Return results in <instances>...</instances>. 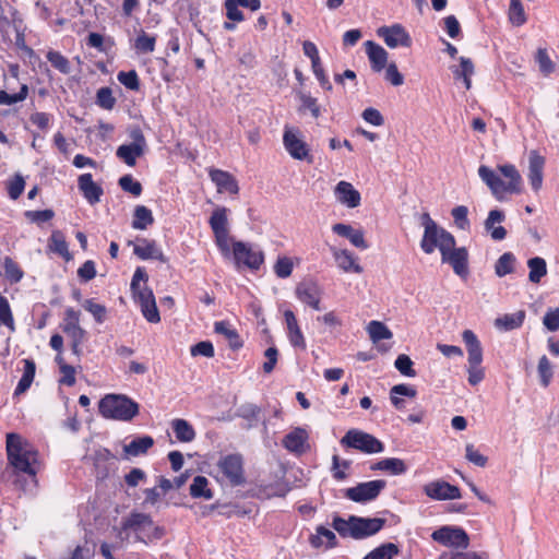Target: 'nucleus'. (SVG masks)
I'll use <instances>...</instances> for the list:
<instances>
[{
	"instance_id": "obj_1",
	"label": "nucleus",
	"mask_w": 559,
	"mask_h": 559,
	"mask_svg": "<svg viewBox=\"0 0 559 559\" xmlns=\"http://www.w3.org/2000/svg\"><path fill=\"white\" fill-rule=\"evenodd\" d=\"M497 169L499 174L485 165L478 168L479 178L487 185L496 200L501 202L506 200L507 193L522 192V176L514 165H500Z\"/></svg>"
},
{
	"instance_id": "obj_2",
	"label": "nucleus",
	"mask_w": 559,
	"mask_h": 559,
	"mask_svg": "<svg viewBox=\"0 0 559 559\" xmlns=\"http://www.w3.org/2000/svg\"><path fill=\"white\" fill-rule=\"evenodd\" d=\"M7 455L16 474H25L31 477L32 483H36L38 452L26 439L15 432L8 433Z\"/></svg>"
},
{
	"instance_id": "obj_3",
	"label": "nucleus",
	"mask_w": 559,
	"mask_h": 559,
	"mask_svg": "<svg viewBox=\"0 0 559 559\" xmlns=\"http://www.w3.org/2000/svg\"><path fill=\"white\" fill-rule=\"evenodd\" d=\"M139 404L123 394H107L98 404L99 414L107 419L130 421L139 414Z\"/></svg>"
},
{
	"instance_id": "obj_4",
	"label": "nucleus",
	"mask_w": 559,
	"mask_h": 559,
	"mask_svg": "<svg viewBox=\"0 0 559 559\" xmlns=\"http://www.w3.org/2000/svg\"><path fill=\"white\" fill-rule=\"evenodd\" d=\"M420 219L424 226L420 248L425 253L430 254L436 248L442 252L455 246L454 237L445 229L439 227L428 213H424Z\"/></svg>"
},
{
	"instance_id": "obj_5",
	"label": "nucleus",
	"mask_w": 559,
	"mask_h": 559,
	"mask_svg": "<svg viewBox=\"0 0 559 559\" xmlns=\"http://www.w3.org/2000/svg\"><path fill=\"white\" fill-rule=\"evenodd\" d=\"M217 479L233 487L245 484L243 461L239 454L221 456L217 462Z\"/></svg>"
},
{
	"instance_id": "obj_6",
	"label": "nucleus",
	"mask_w": 559,
	"mask_h": 559,
	"mask_svg": "<svg viewBox=\"0 0 559 559\" xmlns=\"http://www.w3.org/2000/svg\"><path fill=\"white\" fill-rule=\"evenodd\" d=\"M209 224L214 234L215 243L219 251L225 257L229 255L231 238L229 236L228 209L225 206L216 207L212 212Z\"/></svg>"
},
{
	"instance_id": "obj_7",
	"label": "nucleus",
	"mask_w": 559,
	"mask_h": 559,
	"mask_svg": "<svg viewBox=\"0 0 559 559\" xmlns=\"http://www.w3.org/2000/svg\"><path fill=\"white\" fill-rule=\"evenodd\" d=\"M60 326L71 342L72 353L80 357L86 338V331L80 325V312L73 308H67Z\"/></svg>"
},
{
	"instance_id": "obj_8",
	"label": "nucleus",
	"mask_w": 559,
	"mask_h": 559,
	"mask_svg": "<svg viewBox=\"0 0 559 559\" xmlns=\"http://www.w3.org/2000/svg\"><path fill=\"white\" fill-rule=\"evenodd\" d=\"M341 444L368 454L380 453L384 450V445L380 440L358 429L348 430L341 439Z\"/></svg>"
},
{
	"instance_id": "obj_9",
	"label": "nucleus",
	"mask_w": 559,
	"mask_h": 559,
	"mask_svg": "<svg viewBox=\"0 0 559 559\" xmlns=\"http://www.w3.org/2000/svg\"><path fill=\"white\" fill-rule=\"evenodd\" d=\"M129 138L131 139V143L120 145L117 148L116 155L128 166L132 167L135 165L136 159L145 153L147 144L139 127H134L129 131Z\"/></svg>"
},
{
	"instance_id": "obj_10",
	"label": "nucleus",
	"mask_w": 559,
	"mask_h": 559,
	"mask_svg": "<svg viewBox=\"0 0 559 559\" xmlns=\"http://www.w3.org/2000/svg\"><path fill=\"white\" fill-rule=\"evenodd\" d=\"M129 531L135 533V539L138 542H145V537H151L152 532L158 531V528L154 526L150 515L132 512L128 518L122 520L120 534Z\"/></svg>"
},
{
	"instance_id": "obj_11",
	"label": "nucleus",
	"mask_w": 559,
	"mask_h": 559,
	"mask_svg": "<svg viewBox=\"0 0 559 559\" xmlns=\"http://www.w3.org/2000/svg\"><path fill=\"white\" fill-rule=\"evenodd\" d=\"M233 255L238 266L243 265L251 270H258L264 262L263 252L257 247L243 242H233Z\"/></svg>"
},
{
	"instance_id": "obj_12",
	"label": "nucleus",
	"mask_w": 559,
	"mask_h": 559,
	"mask_svg": "<svg viewBox=\"0 0 559 559\" xmlns=\"http://www.w3.org/2000/svg\"><path fill=\"white\" fill-rule=\"evenodd\" d=\"M431 538L443 546L456 549H466L469 545L466 532L460 527L442 526L431 534Z\"/></svg>"
},
{
	"instance_id": "obj_13",
	"label": "nucleus",
	"mask_w": 559,
	"mask_h": 559,
	"mask_svg": "<svg viewBox=\"0 0 559 559\" xmlns=\"http://www.w3.org/2000/svg\"><path fill=\"white\" fill-rule=\"evenodd\" d=\"M377 35L383 39L385 45L391 49L399 47L409 48L413 43L409 33L400 23L379 27L377 29Z\"/></svg>"
},
{
	"instance_id": "obj_14",
	"label": "nucleus",
	"mask_w": 559,
	"mask_h": 559,
	"mask_svg": "<svg viewBox=\"0 0 559 559\" xmlns=\"http://www.w3.org/2000/svg\"><path fill=\"white\" fill-rule=\"evenodd\" d=\"M135 302L141 307L143 317L151 323L160 321L159 312L156 306L155 296L146 285L131 289Z\"/></svg>"
},
{
	"instance_id": "obj_15",
	"label": "nucleus",
	"mask_w": 559,
	"mask_h": 559,
	"mask_svg": "<svg viewBox=\"0 0 559 559\" xmlns=\"http://www.w3.org/2000/svg\"><path fill=\"white\" fill-rule=\"evenodd\" d=\"M385 485L386 483L382 479L360 483L355 487L346 489L345 496L355 502L371 501L379 496Z\"/></svg>"
},
{
	"instance_id": "obj_16",
	"label": "nucleus",
	"mask_w": 559,
	"mask_h": 559,
	"mask_svg": "<svg viewBox=\"0 0 559 559\" xmlns=\"http://www.w3.org/2000/svg\"><path fill=\"white\" fill-rule=\"evenodd\" d=\"M423 490L425 495L432 500H455L462 497L459 487L451 485L443 479L427 483Z\"/></svg>"
},
{
	"instance_id": "obj_17",
	"label": "nucleus",
	"mask_w": 559,
	"mask_h": 559,
	"mask_svg": "<svg viewBox=\"0 0 559 559\" xmlns=\"http://www.w3.org/2000/svg\"><path fill=\"white\" fill-rule=\"evenodd\" d=\"M283 143L293 158L298 160L309 159L311 162L308 145L300 139L298 130L285 128Z\"/></svg>"
},
{
	"instance_id": "obj_18",
	"label": "nucleus",
	"mask_w": 559,
	"mask_h": 559,
	"mask_svg": "<svg viewBox=\"0 0 559 559\" xmlns=\"http://www.w3.org/2000/svg\"><path fill=\"white\" fill-rule=\"evenodd\" d=\"M296 297L302 304L311 307L314 310H321L320 302L322 289L314 281H302L296 286Z\"/></svg>"
},
{
	"instance_id": "obj_19",
	"label": "nucleus",
	"mask_w": 559,
	"mask_h": 559,
	"mask_svg": "<svg viewBox=\"0 0 559 559\" xmlns=\"http://www.w3.org/2000/svg\"><path fill=\"white\" fill-rule=\"evenodd\" d=\"M129 245H133V253L141 260L152 259L166 262L163 250L157 246L155 240L138 238L135 242L130 241Z\"/></svg>"
},
{
	"instance_id": "obj_20",
	"label": "nucleus",
	"mask_w": 559,
	"mask_h": 559,
	"mask_svg": "<svg viewBox=\"0 0 559 559\" xmlns=\"http://www.w3.org/2000/svg\"><path fill=\"white\" fill-rule=\"evenodd\" d=\"M309 435L301 427L294 428L283 439V447L295 454H304L309 450Z\"/></svg>"
},
{
	"instance_id": "obj_21",
	"label": "nucleus",
	"mask_w": 559,
	"mask_h": 559,
	"mask_svg": "<svg viewBox=\"0 0 559 559\" xmlns=\"http://www.w3.org/2000/svg\"><path fill=\"white\" fill-rule=\"evenodd\" d=\"M385 520L381 518H359L354 516L355 539H362L377 534L385 525Z\"/></svg>"
},
{
	"instance_id": "obj_22",
	"label": "nucleus",
	"mask_w": 559,
	"mask_h": 559,
	"mask_svg": "<svg viewBox=\"0 0 559 559\" xmlns=\"http://www.w3.org/2000/svg\"><path fill=\"white\" fill-rule=\"evenodd\" d=\"M506 219L503 211L495 209L489 211L487 218L484 222L485 230L490 235L495 241H501L507 237V229L501 225Z\"/></svg>"
},
{
	"instance_id": "obj_23",
	"label": "nucleus",
	"mask_w": 559,
	"mask_h": 559,
	"mask_svg": "<svg viewBox=\"0 0 559 559\" xmlns=\"http://www.w3.org/2000/svg\"><path fill=\"white\" fill-rule=\"evenodd\" d=\"M442 262L449 263L455 274L463 276L467 273V250L465 248H455L444 250L441 252Z\"/></svg>"
},
{
	"instance_id": "obj_24",
	"label": "nucleus",
	"mask_w": 559,
	"mask_h": 559,
	"mask_svg": "<svg viewBox=\"0 0 559 559\" xmlns=\"http://www.w3.org/2000/svg\"><path fill=\"white\" fill-rule=\"evenodd\" d=\"M334 195L341 204L349 209H354L360 205V193L348 181H340L334 188Z\"/></svg>"
},
{
	"instance_id": "obj_25",
	"label": "nucleus",
	"mask_w": 559,
	"mask_h": 559,
	"mask_svg": "<svg viewBox=\"0 0 559 559\" xmlns=\"http://www.w3.org/2000/svg\"><path fill=\"white\" fill-rule=\"evenodd\" d=\"M545 166V158L536 151L530 152L528 155V173L527 178L532 189L537 192L543 186V170Z\"/></svg>"
},
{
	"instance_id": "obj_26",
	"label": "nucleus",
	"mask_w": 559,
	"mask_h": 559,
	"mask_svg": "<svg viewBox=\"0 0 559 559\" xmlns=\"http://www.w3.org/2000/svg\"><path fill=\"white\" fill-rule=\"evenodd\" d=\"M209 176L215 183L218 193L237 194L239 192L236 178L228 171L221 169H210Z\"/></svg>"
},
{
	"instance_id": "obj_27",
	"label": "nucleus",
	"mask_w": 559,
	"mask_h": 559,
	"mask_svg": "<svg viewBox=\"0 0 559 559\" xmlns=\"http://www.w3.org/2000/svg\"><path fill=\"white\" fill-rule=\"evenodd\" d=\"M330 251L334 258L336 265L344 272L361 273L362 267L357 263V258L347 249L330 247Z\"/></svg>"
},
{
	"instance_id": "obj_28",
	"label": "nucleus",
	"mask_w": 559,
	"mask_h": 559,
	"mask_svg": "<svg viewBox=\"0 0 559 559\" xmlns=\"http://www.w3.org/2000/svg\"><path fill=\"white\" fill-rule=\"evenodd\" d=\"M309 544L318 550H328L337 546V538L332 530L320 525L316 528V533L310 535Z\"/></svg>"
},
{
	"instance_id": "obj_29",
	"label": "nucleus",
	"mask_w": 559,
	"mask_h": 559,
	"mask_svg": "<svg viewBox=\"0 0 559 559\" xmlns=\"http://www.w3.org/2000/svg\"><path fill=\"white\" fill-rule=\"evenodd\" d=\"M79 190L90 204H96L100 201L104 191L103 188L93 181L91 174H82L78 179Z\"/></svg>"
},
{
	"instance_id": "obj_30",
	"label": "nucleus",
	"mask_w": 559,
	"mask_h": 559,
	"mask_svg": "<svg viewBox=\"0 0 559 559\" xmlns=\"http://www.w3.org/2000/svg\"><path fill=\"white\" fill-rule=\"evenodd\" d=\"M284 318L289 343L295 348L306 349V341L299 328L295 313L292 310L284 311Z\"/></svg>"
},
{
	"instance_id": "obj_31",
	"label": "nucleus",
	"mask_w": 559,
	"mask_h": 559,
	"mask_svg": "<svg viewBox=\"0 0 559 559\" xmlns=\"http://www.w3.org/2000/svg\"><path fill=\"white\" fill-rule=\"evenodd\" d=\"M332 230L336 235L347 238L358 249L366 250L369 247L361 229H355L348 224L337 223L332 226Z\"/></svg>"
},
{
	"instance_id": "obj_32",
	"label": "nucleus",
	"mask_w": 559,
	"mask_h": 559,
	"mask_svg": "<svg viewBox=\"0 0 559 559\" xmlns=\"http://www.w3.org/2000/svg\"><path fill=\"white\" fill-rule=\"evenodd\" d=\"M462 338L466 345L468 365H481L483 347L476 334L472 330H464L462 333Z\"/></svg>"
},
{
	"instance_id": "obj_33",
	"label": "nucleus",
	"mask_w": 559,
	"mask_h": 559,
	"mask_svg": "<svg viewBox=\"0 0 559 559\" xmlns=\"http://www.w3.org/2000/svg\"><path fill=\"white\" fill-rule=\"evenodd\" d=\"M366 53L369 58L371 69L374 72H380L385 68L388 61V52L386 50L376 44L374 41L368 40L365 43Z\"/></svg>"
},
{
	"instance_id": "obj_34",
	"label": "nucleus",
	"mask_w": 559,
	"mask_h": 559,
	"mask_svg": "<svg viewBox=\"0 0 559 559\" xmlns=\"http://www.w3.org/2000/svg\"><path fill=\"white\" fill-rule=\"evenodd\" d=\"M525 316L524 310H519L514 313H506L495 320V326L500 331L518 329L522 326Z\"/></svg>"
},
{
	"instance_id": "obj_35",
	"label": "nucleus",
	"mask_w": 559,
	"mask_h": 559,
	"mask_svg": "<svg viewBox=\"0 0 559 559\" xmlns=\"http://www.w3.org/2000/svg\"><path fill=\"white\" fill-rule=\"evenodd\" d=\"M171 428L178 441L191 442L195 438V430L192 425L181 418H176L171 421Z\"/></svg>"
},
{
	"instance_id": "obj_36",
	"label": "nucleus",
	"mask_w": 559,
	"mask_h": 559,
	"mask_svg": "<svg viewBox=\"0 0 559 559\" xmlns=\"http://www.w3.org/2000/svg\"><path fill=\"white\" fill-rule=\"evenodd\" d=\"M528 281L533 284L540 283L542 278L547 275V263L544 258L534 257L527 260Z\"/></svg>"
},
{
	"instance_id": "obj_37",
	"label": "nucleus",
	"mask_w": 559,
	"mask_h": 559,
	"mask_svg": "<svg viewBox=\"0 0 559 559\" xmlns=\"http://www.w3.org/2000/svg\"><path fill=\"white\" fill-rule=\"evenodd\" d=\"M23 374L14 390V395H20L26 392L33 383L36 366L32 359H24Z\"/></svg>"
},
{
	"instance_id": "obj_38",
	"label": "nucleus",
	"mask_w": 559,
	"mask_h": 559,
	"mask_svg": "<svg viewBox=\"0 0 559 559\" xmlns=\"http://www.w3.org/2000/svg\"><path fill=\"white\" fill-rule=\"evenodd\" d=\"M154 444V440L150 436H143L133 439L130 443L123 447V451L127 455L139 456L147 452Z\"/></svg>"
},
{
	"instance_id": "obj_39",
	"label": "nucleus",
	"mask_w": 559,
	"mask_h": 559,
	"mask_svg": "<svg viewBox=\"0 0 559 559\" xmlns=\"http://www.w3.org/2000/svg\"><path fill=\"white\" fill-rule=\"evenodd\" d=\"M214 331L217 334L224 335L228 340L230 347L239 348L242 346L238 332L228 321L215 322Z\"/></svg>"
},
{
	"instance_id": "obj_40",
	"label": "nucleus",
	"mask_w": 559,
	"mask_h": 559,
	"mask_svg": "<svg viewBox=\"0 0 559 559\" xmlns=\"http://www.w3.org/2000/svg\"><path fill=\"white\" fill-rule=\"evenodd\" d=\"M48 248L50 251L59 254L64 258L67 261L71 259V254L69 252L68 243L66 241V237L62 231L53 230L49 238Z\"/></svg>"
},
{
	"instance_id": "obj_41",
	"label": "nucleus",
	"mask_w": 559,
	"mask_h": 559,
	"mask_svg": "<svg viewBox=\"0 0 559 559\" xmlns=\"http://www.w3.org/2000/svg\"><path fill=\"white\" fill-rule=\"evenodd\" d=\"M154 223L152 211L144 205H136L133 213L132 227L144 230Z\"/></svg>"
},
{
	"instance_id": "obj_42",
	"label": "nucleus",
	"mask_w": 559,
	"mask_h": 559,
	"mask_svg": "<svg viewBox=\"0 0 559 559\" xmlns=\"http://www.w3.org/2000/svg\"><path fill=\"white\" fill-rule=\"evenodd\" d=\"M372 469L389 472L392 475H401L406 472V465L403 460L397 457H389L379 461L372 466Z\"/></svg>"
},
{
	"instance_id": "obj_43",
	"label": "nucleus",
	"mask_w": 559,
	"mask_h": 559,
	"mask_svg": "<svg viewBox=\"0 0 559 559\" xmlns=\"http://www.w3.org/2000/svg\"><path fill=\"white\" fill-rule=\"evenodd\" d=\"M190 495L193 498H203L210 500L213 498V492L209 488V480L204 476L194 477L192 484L190 485Z\"/></svg>"
},
{
	"instance_id": "obj_44",
	"label": "nucleus",
	"mask_w": 559,
	"mask_h": 559,
	"mask_svg": "<svg viewBox=\"0 0 559 559\" xmlns=\"http://www.w3.org/2000/svg\"><path fill=\"white\" fill-rule=\"evenodd\" d=\"M367 332L373 343H379L381 340H390L393 336L384 323L376 320L369 322Z\"/></svg>"
},
{
	"instance_id": "obj_45",
	"label": "nucleus",
	"mask_w": 559,
	"mask_h": 559,
	"mask_svg": "<svg viewBox=\"0 0 559 559\" xmlns=\"http://www.w3.org/2000/svg\"><path fill=\"white\" fill-rule=\"evenodd\" d=\"M515 261V255L512 252H504L496 262V275L499 277H503L508 274L513 273Z\"/></svg>"
},
{
	"instance_id": "obj_46",
	"label": "nucleus",
	"mask_w": 559,
	"mask_h": 559,
	"mask_svg": "<svg viewBox=\"0 0 559 559\" xmlns=\"http://www.w3.org/2000/svg\"><path fill=\"white\" fill-rule=\"evenodd\" d=\"M298 98L300 100V112L309 110L314 119L321 116V106L316 97H312L308 93H299Z\"/></svg>"
},
{
	"instance_id": "obj_47",
	"label": "nucleus",
	"mask_w": 559,
	"mask_h": 559,
	"mask_svg": "<svg viewBox=\"0 0 559 559\" xmlns=\"http://www.w3.org/2000/svg\"><path fill=\"white\" fill-rule=\"evenodd\" d=\"M397 554V546L392 543H386L374 548L364 559H392Z\"/></svg>"
},
{
	"instance_id": "obj_48",
	"label": "nucleus",
	"mask_w": 559,
	"mask_h": 559,
	"mask_svg": "<svg viewBox=\"0 0 559 559\" xmlns=\"http://www.w3.org/2000/svg\"><path fill=\"white\" fill-rule=\"evenodd\" d=\"M28 91L29 90L26 84H22L20 91L15 94H10L5 91H0V105L11 106L16 103H21L27 98Z\"/></svg>"
},
{
	"instance_id": "obj_49",
	"label": "nucleus",
	"mask_w": 559,
	"mask_h": 559,
	"mask_svg": "<svg viewBox=\"0 0 559 559\" xmlns=\"http://www.w3.org/2000/svg\"><path fill=\"white\" fill-rule=\"evenodd\" d=\"M354 515L349 516L348 520H344L340 516H335L332 522L333 528L342 536V537H352L355 539L354 532Z\"/></svg>"
},
{
	"instance_id": "obj_50",
	"label": "nucleus",
	"mask_w": 559,
	"mask_h": 559,
	"mask_svg": "<svg viewBox=\"0 0 559 559\" xmlns=\"http://www.w3.org/2000/svg\"><path fill=\"white\" fill-rule=\"evenodd\" d=\"M46 58L59 72L63 74H69L71 72L70 61L59 51L50 50L47 52Z\"/></svg>"
},
{
	"instance_id": "obj_51",
	"label": "nucleus",
	"mask_w": 559,
	"mask_h": 559,
	"mask_svg": "<svg viewBox=\"0 0 559 559\" xmlns=\"http://www.w3.org/2000/svg\"><path fill=\"white\" fill-rule=\"evenodd\" d=\"M156 37L147 35L144 31L134 40V48L140 53H150L155 50Z\"/></svg>"
},
{
	"instance_id": "obj_52",
	"label": "nucleus",
	"mask_w": 559,
	"mask_h": 559,
	"mask_svg": "<svg viewBox=\"0 0 559 559\" xmlns=\"http://www.w3.org/2000/svg\"><path fill=\"white\" fill-rule=\"evenodd\" d=\"M535 60L538 64L539 71L548 76L556 70V64L551 61L546 48H538Z\"/></svg>"
},
{
	"instance_id": "obj_53",
	"label": "nucleus",
	"mask_w": 559,
	"mask_h": 559,
	"mask_svg": "<svg viewBox=\"0 0 559 559\" xmlns=\"http://www.w3.org/2000/svg\"><path fill=\"white\" fill-rule=\"evenodd\" d=\"M4 275L11 283H19L24 273L19 264L10 257H5L3 261Z\"/></svg>"
},
{
	"instance_id": "obj_54",
	"label": "nucleus",
	"mask_w": 559,
	"mask_h": 559,
	"mask_svg": "<svg viewBox=\"0 0 559 559\" xmlns=\"http://www.w3.org/2000/svg\"><path fill=\"white\" fill-rule=\"evenodd\" d=\"M509 19L513 25L521 26L526 22V15L521 0H510Z\"/></svg>"
},
{
	"instance_id": "obj_55",
	"label": "nucleus",
	"mask_w": 559,
	"mask_h": 559,
	"mask_svg": "<svg viewBox=\"0 0 559 559\" xmlns=\"http://www.w3.org/2000/svg\"><path fill=\"white\" fill-rule=\"evenodd\" d=\"M451 215L457 228L468 230L471 223L468 219V209L465 205H457L451 211Z\"/></svg>"
},
{
	"instance_id": "obj_56",
	"label": "nucleus",
	"mask_w": 559,
	"mask_h": 559,
	"mask_svg": "<svg viewBox=\"0 0 559 559\" xmlns=\"http://www.w3.org/2000/svg\"><path fill=\"white\" fill-rule=\"evenodd\" d=\"M83 307L94 317L96 322L103 323L105 321L107 313L105 306L95 302L94 299H86L83 302Z\"/></svg>"
},
{
	"instance_id": "obj_57",
	"label": "nucleus",
	"mask_w": 559,
	"mask_h": 559,
	"mask_svg": "<svg viewBox=\"0 0 559 559\" xmlns=\"http://www.w3.org/2000/svg\"><path fill=\"white\" fill-rule=\"evenodd\" d=\"M96 104L100 108L106 110H110L114 108L116 104V98L112 96V92L109 87H102L97 91Z\"/></svg>"
},
{
	"instance_id": "obj_58",
	"label": "nucleus",
	"mask_w": 559,
	"mask_h": 559,
	"mask_svg": "<svg viewBox=\"0 0 559 559\" xmlns=\"http://www.w3.org/2000/svg\"><path fill=\"white\" fill-rule=\"evenodd\" d=\"M293 269V261L288 257H280L274 264V273L280 278H286L290 276Z\"/></svg>"
},
{
	"instance_id": "obj_59",
	"label": "nucleus",
	"mask_w": 559,
	"mask_h": 559,
	"mask_svg": "<svg viewBox=\"0 0 559 559\" xmlns=\"http://www.w3.org/2000/svg\"><path fill=\"white\" fill-rule=\"evenodd\" d=\"M117 79L124 87L131 91H138L140 88L139 76L134 70L128 72L121 71L118 73Z\"/></svg>"
},
{
	"instance_id": "obj_60",
	"label": "nucleus",
	"mask_w": 559,
	"mask_h": 559,
	"mask_svg": "<svg viewBox=\"0 0 559 559\" xmlns=\"http://www.w3.org/2000/svg\"><path fill=\"white\" fill-rule=\"evenodd\" d=\"M119 186L126 192L139 197L142 192V186L139 181L134 180L131 175L122 176L119 179Z\"/></svg>"
},
{
	"instance_id": "obj_61",
	"label": "nucleus",
	"mask_w": 559,
	"mask_h": 559,
	"mask_svg": "<svg viewBox=\"0 0 559 559\" xmlns=\"http://www.w3.org/2000/svg\"><path fill=\"white\" fill-rule=\"evenodd\" d=\"M394 366L403 376H406V377H415L416 376V372L413 369V361L405 354H401L397 356V358L394 362Z\"/></svg>"
},
{
	"instance_id": "obj_62",
	"label": "nucleus",
	"mask_w": 559,
	"mask_h": 559,
	"mask_svg": "<svg viewBox=\"0 0 559 559\" xmlns=\"http://www.w3.org/2000/svg\"><path fill=\"white\" fill-rule=\"evenodd\" d=\"M538 374L540 377V382L544 386H547L552 377V366L549 359L546 356H542L538 361Z\"/></svg>"
},
{
	"instance_id": "obj_63",
	"label": "nucleus",
	"mask_w": 559,
	"mask_h": 559,
	"mask_svg": "<svg viewBox=\"0 0 559 559\" xmlns=\"http://www.w3.org/2000/svg\"><path fill=\"white\" fill-rule=\"evenodd\" d=\"M350 465L349 461H341L338 455H333L332 457V474L336 480H343L346 478L345 469H347Z\"/></svg>"
},
{
	"instance_id": "obj_64",
	"label": "nucleus",
	"mask_w": 559,
	"mask_h": 559,
	"mask_svg": "<svg viewBox=\"0 0 559 559\" xmlns=\"http://www.w3.org/2000/svg\"><path fill=\"white\" fill-rule=\"evenodd\" d=\"M543 323L549 331H557L559 329V308L548 310L544 316Z\"/></svg>"
}]
</instances>
